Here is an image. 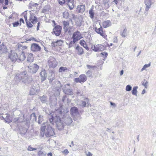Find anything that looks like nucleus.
<instances>
[{
	"instance_id": "nucleus-1",
	"label": "nucleus",
	"mask_w": 156,
	"mask_h": 156,
	"mask_svg": "<svg viewBox=\"0 0 156 156\" xmlns=\"http://www.w3.org/2000/svg\"><path fill=\"white\" fill-rule=\"evenodd\" d=\"M50 122L53 125L55 122L56 127L59 130H61L63 129L65 126L63 119L59 115H56L54 117L52 115H50L49 116Z\"/></svg>"
},
{
	"instance_id": "nucleus-2",
	"label": "nucleus",
	"mask_w": 156,
	"mask_h": 156,
	"mask_svg": "<svg viewBox=\"0 0 156 156\" xmlns=\"http://www.w3.org/2000/svg\"><path fill=\"white\" fill-rule=\"evenodd\" d=\"M83 38L82 35L79 30H77L74 32L72 36L73 41H70L69 44V48H70L73 46V45L75 44L78 41Z\"/></svg>"
},
{
	"instance_id": "nucleus-3",
	"label": "nucleus",
	"mask_w": 156,
	"mask_h": 156,
	"mask_svg": "<svg viewBox=\"0 0 156 156\" xmlns=\"http://www.w3.org/2000/svg\"><path fill=\"white\" fill-rule=\"evenodd\" d=\"M27 72L26 71L16 73L14 78L15 81L16 83L24 82V79L27 76Z\"/></svg>"
},
{
	"instance_id": "nucleus-4",
	"label": "nucleus",
	"mask_w": 156,
	"mask_h": 156,
	"mask_svg": "<svg viewBox=\"0 0 156 156\" xmlns=\"http://www.w3.org/2000/svg\"><path fill=\"white\" fill-rule=\"evenodd\" d=\"M19 132L21 135H24L26 133L28 128V126L26 122H22L17 124Z\"/></svg>"
},
{
	"instance_id": "nucleus-5",
	"label": "nucleus",
	"mask_w": 156,
	"mask_h": 156,
	"mask_svg": "<svg viewBox=\"0 0 156 156\" xmlns=\"http://www.w3.org/2000/svg\"><path fill=\"white\" fill-rule=\"evenodd\" d=\"M54 129L49 124L48 125L45 130V136L47 137H49L54 135L55 133Z\"/></svg>"
},
{
	"instance_id": "nucleus-6",
	"label": "nucleus",
	"mask_w": 156,
	"mask_h": 156,
	"mask_svg": "<svg viewBox=\"0 0 156 156\" xmlns=\"http://www.w3.org/2000/svg\"><path fill=\"white\" fill-rule=\"evenodd\" d=\"M55 84H56L58 86H55L54 83L53 84V89L55 91L54 94H56L59 95L60 94V88L62 87L60 82L58 80H56L55 81Z\"/></svg>"
},
{
	"instance_id": "nucleus-7",
	"label": "nucleus",
	"mask_w": 156,
	"mask_h": 156,
	"mask_svg": "<svg viewBox=\"0 0 156 156\" xmlns=\"http://www.w3.org/2000/svg\"><path fill=\"white\" fill-rule=\"evenodd\" d=\"M29 72L30 73H36L39 69V66L36 64H30L28 66Z\"/></svg>"
},
{
	"instance_id": "nucleus-8",
	"label": "nucleus",
	"mask_w": 156,
	"mask_h": 156,
	"mask_svg": "<svg viewBox=\"0 0 156 156\" xmlns=\"http://www.w3.org/2000/svg\"><path fill=\"white\" fill-rule=\"evenodd\" d=\"M70 111L71 115L74 116H78V119H81V117L78 112V109L77 107H72L70 109Z\"/></svg>"
},
{
	"instance_id": "nucleus-9",
	"label": "nucleus",
	"mask_w": 156,
	"mask_h": 156,
	"mask_svg": "<svg viewBox=\"0 0 156 156\" xmlns=\"http://www.w3.org/2000/svg\"><path fill=\"white\" fill-rule=\"evenodd\" d=\"M48 64L50 68H54L57 66V62L55 58L50 57L48 61Z\"/></svg>"
},
{
	"instance_id": "nucleus-10",
	"label": "nucleus",
	"mask_w": 156,
	"mask_h": 156,
	"mask_svg": "<svg viewBox=\"0 0 156 156\" xmlns=\"http://www.w3.org/2000/svg\"><path fill=\"white\" fill-rule=\"evenodd\" d=\"M105 48V47L101 44H98L94 46H92L91 49L94 51L97 52L104 50Z\"/></svg>"
},
{
	"instance_id": "nucleus-11",
	"label": "nucleus",
	"mask_w": 156,
	"mask_h": 156,
	"mask_svg": "<svg viewBox=\"0 0 156 156\" xmlns=\"http://www.w3.org/2000/svg\"><path fill=\"white\" fill-rule=\"evenodd\" d=\"M155 0H144V3L146 6L145 8V12L144 13L147 14V12L149 9L151 7V5L154 3Z\"/></svg>"
},
{
	"instance_id": "nucleus-12",
	"label": "nucleus",
	"mask_w": 156,
	"mask_h": 156,
	"mask_svg": "<svg viewBox=\"0 0 156 156\" xmlns=\"http://www.w3.org/2000/svg\"><path fill=\"white\" fill-rule=\"evenodd\" d=\"M62 27L59 25L55 26L53 29V32L56 36H59L61 34Z\"/></svg>"
},
{
	"instance_id": "nucleus-13",
	"label": "nucleus",
	"mask_w": 156,
	"mask_h": 156,
	"mask_svg": "<svg viewBox=\"0 0 156 156\" xmlns=\"http://www.w3.org/2000/svg\"><path fill=\"white\" fill-rule=\"evenodd\" d=\"M39 85L37 84V86H33L32 88H31L30 90V95H33L35 94H36L37 93H38L39 90Z\"/></svg>"
},
{
	"instance_id": "nucleus-14",
	"label": "nucleus",
	"mask_w": 156,
	"mask_h": 156,
	"mask_svg": "<svg viewBox=\"0 0 156 156\" xmlns=\"http://www.w3.org/2000/svg\"><path fill=\"white\" fill-rule=\"evenodd\" d=\"M41 47L38 44L36 43H33L31 44L30 49L32 51L37 52L41 50Z\"/></svg>"
},
{
	"instance_id": "nucleus-15",
	"label": "nucleus",
	"mask_w": 156,
	"mask_h": 156,
	"mask_svg": "<svg viewBox=\"0 0 156 156\" xmlns=\"http://www.w3.org/2000/svg\"><path fill=\"white\" fill-rule=\"evenodd\" d=\"M95 31L98 34H99L101 36L104 38H105L106 35L105 32L103 30V28L101 27L98 28L97 27L94 28Z\"/></svg>"
},
{
	"instance_id": "nucleus-16",
	"label": "nucleus",
	"mask_w": 156,
	"mask_h": 156,
	"mask_svg": "<svg viewBox=\"0 0 156 156\" xmlns=\"http://www.w3.org/2000/svg\"><path fill=\"white\" fill-rule=\"evenodd\" d=\"M9 57L12 62H15L16 61H18L17 54L14 52L12 51L11 53L9 54Z\"/></svg>"
},
{
	"instance_id": "nucleus-17",
	"label": "nucleus",
	"mask_w": 156,
	"mask_h": 156,
	"mask_svg": "<svg viewBox=\"0 0 156 156\" xmlns=\"http://www.w3.org/2000/svg\"><path fill=\"white\" fill-rule=\"evenodd\" d=\"M85 10V6L84 5L81 4L77 6L76 9V11L78 13H83Z\"/></svg>"
},
{
	"instance_id": "nucleus-18",
	"label": "nucleus",
	"mask_w": 156,
	"mask_h": 156,
	"mask_svg": "<svg viewBox=\"0 0 156 156\" xmlns=\"http://www.w3.org/2000/svg\"><path fill=\"white\" fill-rule=\"evenodd\" d=\"M62 119L64 121V124L68 126L70 125L73 122L72 119L69 116H66L64 118L62 117Z\"/></svg>"
},
{
	"instance_id": "nucleus-19",
	"label": "nucleus",
	"mask_w": 156,
	"mask_h": 156,
	"mask_svg": "<svg viewBox=\"0 0 156 156\" xmlns=\"http://www.w3.org/2000/svg\"><path fill=\"white\" fill-rule=\"evenodd\" d=\"M48 79L49 80L50 83H51L53 81L56 80L54 73L53 71L51 70L49 72L48 77Z\"/></svg>"
},
{
	"instance_id": "nucleus-20",
	"label": "nucleus",
	"mask_w": 156,
	"mask_h": 156,
	"mask_svg": "<svg viewBox=\"0 0 156 156\" xmlns=\"http://www.w3.org/2000/svg\"><path fill=\"white\" fill-rule=\"evenodd\" d=\"M41 82L45 81L47 77V74L45 69L42 70L40 73Z\"/></svg>"
},
{
	"instance_id": "nucleus-21",
	"label": "nucleus",
	"mask_w": 156,
	"mask_h": 156,
	"mask_svg": "<svg viewBox=\"0 0 156 156\" xmlns=\"http://www.w3.org/2000/svg\"><path fill=\"white\" fill-rule=\"evenodd\" d=\"M75 49L77 51V54L78 55H81L83 54L84 52L83 48L78 44L75 48Z\"/></svg>"
},
{
	"instance_id": "nucleus-22",
	"label": "nucleus",
	"mask_w": 156,
	"mask_h": 156,
	"mask_svg": "<svg viewBox=\"0 0 156 156\" xmlns=\"http://www.w3.org/2000/svg\"><path fill=\"white\" fill-rule=\"evenodd\" d=\"M67 5L70 10L73 9L74 7V0H67Z\"/></svg>"
},
{
	"instance_id": "nucleus-23",
	"label": "nucleus",
	"mask_w": 156,
	"mask_h": 156,
	"mask_svg": "<svg viewBox=\"0 0 156 156\" xmlns=\"http://www.w3.org/2000/svg\"><path fill=\"white\" fill-rule=\"evenodd\" d=\"M94 9V6H92L91 8L90 9L89 11V16L91 19H93L94 18L95 15L94 11L93 9Z\"/></svg>"
},
{
	"instance_id": "nucleus-24",
	"label": "nucleus",
	"mask_w": 156,
	"mask_h": 156,
	"mask_svg": "<svg viewBox=\"0 0 156 156\" xmlns=\"http://www.w3.org/2000/svg\"><path fill=\"white\" fill-rule=\"evenodd\" d=\"M63 29L65 32H67L69 30V22L66 21H63Z\"/></svg>"
},
{
	"instance_id": "nucleus-25",
	"label": "nucleus",
	"mask_w": 156,
	"mask_h": 156,
	"mask_svg": "<svg viewBox=\"0 0 156 156\" xmlns=\"http://www.w3.org/2000/svg\"><path fill=\"white\" fill-rule=\"evenodd\" d=\"M6 47L3 44L0 45V53H6L7 52Z\"/></svg>"
},
{
	"instance_id": "nucleus-26",
	"label": "nucleus",
	"mask_w": 156,
	"mask_h": 156,
	"mask_svg": "<svg viewBox=\"0 0 156 156\" xmlns=\"http://www.w3.org/2000/svg\"><path fill=\"white\" fill-rule=\"evenodd\" d=\"M39 98L42 103H46L48 102V98L46 96L43 95L42 96H40Z\"/></svg>"
},
{
	"instance_id": "nucleus-27",
	"label": "nucleus",
	"mask_w": 156,
	"mask_h": 156,
	"mask_svg": "<svg viewBox=\"0 0 156 156\" xmlns=\"http://www.w3.org/2000/svg\"><path fill=\"white\" fill-rule=\"evenodd\" d=\"M84 100H85V101H81L80 102V104H79V105L83 108H84L86 106L87 102L88 104V99L87 98H84Z\"/></svg>"
},
{
	"instance_id": "nucleus-28",
	"label": "nucleus",
	"mask_w": 156,
	"mask_h": 156,
	"mask_svg": "<svg viewBox=\"0 0 156 156\" xmlns=\"http://www.w3.org/2000/svg\"><path fill=\"white\" fill-rule=\"evenodd\" d=\"M63 109L62 107L58 108L56 110V113L58 115L62 116L64 115V113L63 112Z\"/></svg>"
},
{
	"instance_id": "nucleus-29",
	"label": "nucleus",
	"mask_w": 156,
	"mask_h": 156,
	"mask_svg": "<svg viewBox=\"0 0 156 156\" xmlns=\"http://www.w3.org/2000/svg\"><path fill=\"white\" fill-rule=\"evenodd\" d=\"M29 20L33 24L36 23L37 22V18L36 16H31Z\"/></svg>"
},
{
	"instance_id": "nucleus-30",
	"label": "nucleus",
	"mask_w": 156,
	"mask_h": 156,
	"mask_svg": "<svg viewBox=\"0 0 156 156\" xmlns=\"http://www.w3.org/2000/svg\"><path fill=\"white\" fill-rule=\"evenodd\" d=\"M75 23L76 26L78 27H80L82 25V21L78 18H76L74 19Z\"/></svg>"
},
{
	"instance_id": "nucleus-31",
	"label": "nucleus",
	"mask_w": 156,
	"mask_h": 156,
	"mask_svg": "<svg viewBox=\"0 0 156 156\" xmlns=\"http://www.w3.org/2000/svg\"><path fill=\"white\" fill-rule=\"evenodd\" d=\"M26 58V56L25 55V53L24 52L22 51L20 54V57L18 58V60L20 61H23Z\"/></svg>"
},
{
	"instance_id": "nucleus-32",
	"label": "nucleus",
	"mask_w": 156,
	"mask_h": 156,
	"mask_svg": "<svg viewBox=\"0 0 156 156\" xmlns=\"http://www.w3.org/2000/svg\"><path fill=\"white\" fill-rule=\"evenodd\" d=\"M34 60V57L33 54L31 53H29L28 55L27 60L29 62H33Z\"/></svg>"
},
{
	"instance_id": "nucleus-33",
	"label": "nucleus",
	"mask_w": 156,
	"mask_h": 156,
	"mask_svg": "<svg viewBox=\"0 0 156 156\" xmlns=\"http://www.w3.org/2000/svg\"><path fill=\"white\" fill-rule=\"evenodd\" d=\"M111 23L109 20L105 21L103 23V26L105 28H106L110 26Z\"/></svg>"
},
{
	"instance_id": "nucleus-34",
	"label": "nucleus",
	"mask_w": 156,
	"mask_h": 156,
	"mask_svg": "<svg viewBox=\"0 0 156 156\" xmlns=\"http://www.w3.org/2000/svg\"><path fill=\"white\" fill-rule=\"evenodd\" d=\"M80 78L82 83L85 82L87 80V77L85 74H83L80 75Z\"/></svg>"
},
{
	"instance_id": "nucleus-35",
	"label": "nucleus",
	"mask_w": 156,
	"mask_h": 156,
	"mask_svg": "<svg viewBox=\"0 0 156 156\" xmlns=\"http://www.w3.org/2000/svg\"><path fill=\"white\" fill-rule=\"evenodd\" d=\"M48 125L47 122H45L43 123L42 126L41 127V131H43L45 132V129L47 128V126Z\"/></svg>"
},
{
	"instance_id": "nucleus-36",
	"label": "nucleus",
	"mask_w": 156,
	"mask_h": 156,
	"mask_svg": "<svg viewBox=\"0 0 156 156\" xmlns=\"http://www.w3.org/2000/svg\"><path fill=\"white\" fill-rule=\"evenodd\" d=\"M66 94L71 95L73 94V93L72 91V89L70 88V87L69 88L68 90H65V91L64 92Z\"/></svg>"
},
{
	"instance_id": "nucleus-37",
	"label": "nucleus",
	"mask_w": 156,
	"mask_h": 156,
	"mask_svg": "<svg viewBox=\"0 0 156 156\" xmlns=\"http://www.w3.org/2000/svg\"><path fill=\"white\" fill-rule=\"evenodd\" d=\"M138 87L137 86H135L133 87V90L132 91V94L133 95H137V89Z\"/></svg>"
},
{
	"instance_id": "nucleus-38",
	"label": "nucleus",
	"mask_w": 156,
	"mask_h": 156,
	"mask_svg": "<svg viewBox=\"0 0 156 156\" xmlns=\"http://www.w3.org/2000/svg\"><path fill=\"white\" fill-rule=\"evenodd\" d=\"M70 87V84L69 83H67L64 85L62 88L63 92L65 91V90H68Z\"/></svg>"
},
{
	"instance_id": "nucleus-39",
	"label": "nucleus",
	"mask_w": 156,
	"mask_h": 156,
	"mask_svg": "<svg viewBox=\"0 0 156 156\" xmlns=\"http://www.w3.org/2000/svg\"><path fill=\"white\" fill-rule=\"evenodd\" d=\"M63 18L67 19L68 18L69 16V13L68 12L65 11L63 13Z\"/></svg>"
},
{
	"instance_id": "nucleus-40",
	"label": "nucleus",
	"mask_w": 156,
	"mask_h": 156,
	"mask_svg": "<svg viewBox=\"0 0 156 156\" xmlns=\"http://www.w3.org/2000/svg\"><path fill=\"white\" fill-rule=\"evenodd\" d=\"M67 69H68L66 67L61 66L59 68L58 71L60 73L62 72H64Z\"/></svg>"
},
{
	"instance_id": "nucleus-41",
	"label": "nucleus",
	"mask_w": 156,
	"mask_h": 156,
	"mask_svg": "<svg viewBox=\"0 0 156 156\" xmlns=\"http://www.w3.org/2000/svg\"><path fill=\"white\" fill-rule=\"evenodd\" d=\"M76 93L79 96H82L83 95V91L79 89L77 90Z\"/></svg>"
},
{
	"instance_id": "nucleus-42",
	"label": "nucleus",
	"mask_w": 156,
	"mask_h": 156,
	"mask_svg": "<svg viewBox=\"0 0 156 156\" xmlns=\"http://www.w3.org/2000/svg\"><path fill=\"white\" fill-rule=\"evenodd\" d=\"M151 63H150L148 64H145L144 65L143 68L141 69V71H142L143 70L151 66Z\"/></svg>"
},
{
	"instance_id": "nucleus-43",
	"label": "nucleus",
	"mask_w": 156,
	"mask_h": 156,
	"mask_svg": "<svg viewBox=\"0 0 156 156\" xmlns=\"http://www.w3.org/2000/svg\"><path fill=\"white\" fill-rule=\"evenodd\" d=\"M38 123L39 124H40L42 122L43 120V116H41V115H39L38 117Z\"/></svg>"
},
{
	"instance_id": "nucleus-44",
	"label": "nucleus",
	"mask_w": 156,
	"mask_h": 156,
	"mask_svg": "<svg viewBox=\"0 0 156 156\" xmlns=\"http://www.w3.org/2000/svg\"><path fill=\"white\" fill-rule=\"evenodd\" d=\"M30 119H33V120H36V115L35 113H32L30 115Z\"/></svg>"
},
{
	"instance_id": "nucleus-45",
	"label": "nucleus",
	"mask_w": 156,
	"mask_h": 156,
	"mask_svg": "<svg viewBox=\"0 0 156 156\" xmlns=\"http://www.w3.org/2000/svg\"><path fill=\"white\" fill-rule=\"evenodd\" d=\"M39 5V4L34 3L33 2H31L29 3V5L30 7H36Z\"/></svg>"
},
{
	"instance_id": "nucleus-46",
	"label": "nucleus",
	"mask_w": 156,
	"mask_h": 156,
	"mask_svg": "<svg viewBox=\"0 0 156 156\" xmlns=\"http://www.w3.org/2000/svg\"><path fill=\"white\" fill-rule=\"evenodd\" d=\"M127 29H126V28H125L123 31V32L121 34V35L122 37H124L126 36L127 35Z\"/></svg>"
},
{
	"instance_id": "nucleus-47",
	"label": "nucleus",
	"mask_w": 156,
	"mask_h": 156,
	"mask_svg": "<svg viewBox=\"0 0 156 156\" xmlns=\"http://www.w3.org/2000/svg\"><path fill=\"white\" fill-rule=\"evenodd\" d=\"M86 74L88 77H91L92 76V72L90 70H88L86 73Z\"/></svg>"
},
{
	"instance_id": "nucleus-48",
	"label": "nucleus",
	"mask_w": 156,
	"mask_h": 156,
	"mask_svg": "<svg viewBox=\"0 0 156 156\" xmlns=\"http://www.w3.org/2000/svg\"><path fill=\"white\" fill-rule=\"evenodd\" d=\"M132 89V87L129 85H128L126 87V90L127 91H129L131 90Z\"/></svg>"
},
{
	"instance_id": "nucleus-49",
	"label": "nucleus",
	"mask_w": 156,
	"mask_h": 156,
	"mask_svg": "<svg viewBox=\"0 0 156 156\" xmlns=\"http://www.w3.org/2000/svg\"><path fill=\"white\" fill-rule=\"evenodd\" d=\"M79 43L80 45L83 46L84 47V45H86V42L84 40H81L79 42Z\"/></svg>"
},
{
	"instance_id": "nucleus-50",
	"label": "nucleus",
	"mask_w": 156,
	"mask_h": 156,
	"mask_svg": "<svg viewBox=\"0 0 156 156\" xmlns=\"http://www.w3.org/2000/svg\"><path fill=\"white\" fill-rule=\"evenodd\" d=\"M46 154L45 153H44L41 151H40L38 152V154L39 156H45Z\"/></svg>"
},
{
	"instance_id": "nucleus-51",
	"label": "nucleus",
	"mask_w": 156,
	"mask_h": 156,
	"mask_svg": "<svg viewBox=\"0 0 156 156\" xmlns=\"http://www.w3.org/2000/svg\"><path fill=\"white\" fill-rule=\"evenodd\" d=\"M74 81L76 83H82V82L81 81L80 79V76L78 78H76L74 79Z\"/></svg>"
},
{
	"instance_id": "nucleus-52",
	"label": "nucleus",
	"mask_w": 156,
	"mask_h": 156,
	"mask_svg": "<svg viewBox=\"0 0 156 156\" xmlns=\"http://www.w3.org/2000/svg\"><path fill=\"white\" fill-rule=\"evenodd\" d=\"M87 67L88 69H93L96 67V66H90L89 65H87Z\"/></svg>"
},
{
	"instance_id": "nucleus-53",
	"label": "nucleus",
	"mask_w": 156,
	"mask_h": 156,
	"mask_svg": "<svg viewBox=\"0 0 156 156\" xmlns=\"http://www.w3.org/2000/svg\"><path fill=\"white\" fill-rule=\"evenodd\" d=\"M26 23L27 24V27L28 28H31L33 26V25L30 22L28 21L27 23Z\"/></svg>"
},
{
	"instance_id": "nucleus-54",
	"label": "nucleus",
	"mask_w": 156,
	"mask_h": 156,
	"mask_svg": "<svg viewBox=\"0 0 156 156\" xmlns=\"http://www.w3.org/2000/svg\"><path fill=\"white\" fill-rule=\"evenodd\" d=\"M65 0H59V4L61 5H63L65 3Z\"/></svg>"
},
{
	"instance_id": "nucleus-55",
	"label": "nucleus",
	"mask_w": 156,
	"mask_h": 156,
	"mask_svg": "<svg viewBox=\"0 0 156 156\" xmlns=\"http://www.w3.org/2000/svg\"><path fill=\"white\" fill-rule=\"evenodd\" d=\"M56 42L58 45L59 46H61L63 43V41L61 40H58L56 41Z\"/></svg>"
},
{
	"instance_id": "nucleus-56",
	"label": "nucleus",
	"mask_w": 156,
	"mask_h": 156,
	"mask_svg": "<svg viewBox=\"0 0 156 156\" xmlns=\"http://www.w3.org/2000/svg\"><path fill=\"white\" fill-rule=\"evenodd\" d=\"M27 149L28 151H32L36 150L37 149L32 147L30 146H29Z\"/></svg>"
},
{
	"instance_id": "nucleus-57",
	"label": "nucleus",
	"mask_w": 156,
	"mask_h": 156,
	"mask_svg": "<svg viewBox=\"0 0 156 156\" xmlns=\"http://www.w3.org/2000/svg\"><path fill=\"white\" fill-rule=\"evenodd\" d=\"M19 24V23L17 21L12 23V25L14 27H17Z\"/></svg>"
},
{
	"instance_id": "nucleus-58",
	"label": "nucleus",
	"mask_w": 156,
	"mask_h": 156,
	"mask_svg": "<svg viewBox=\"0 0 156 156\" xmlns=\"http://www.w3.org/2000/svg\"><path fill=\"white\" fill-rule=\"evenodd\" d=\"M45 135V132L42 131H41L40 136L41 137H43L44 136V135Z\"/></svg>"
},
{
	"instance_id": "nucleus-59",
	"label": "nucleus",
	"mask_w": 156,
	"mask_h": 156,
	"mask_svg": "<svg viewBox=\"0 0 156 156\" xmlns=\"http://www.w3.org/2000/svg\"><path fill=\"white\" fill-rule=\"evenodd\" d=\"M25 40L27 41H30L31 40L35 41H37V40L34 37H30L26 39Z\"/></svg>"
},
{
	"instance_id": "nucleus-60",
	"label": "nucleus",
	"mask_w": 156,
	"mask_h": 156,
	"mask_svg": "<svg viewBox=\"0 0 156 156\" xmlns=\"http://www.w3.org/2000/svg\"><path fill=\"white\" fill-rule=\"evenodd\" d=\"M101 56H104V57H106L108 55L107 53L105 52H102L101 53Z\"/></svg>"
},
{
	"instance_id": "nucleus-61",
	"label": "nucleus",
	"mask_w": 156,
	"mask_h": 156,
	"mask_svg": "<svg viewBox=\"0 0 156 156\" xmlns=\"http://www.w3.org/2000/svg\"><path fill=\"white\" fill-rule=\"evenodd\" d=\"M58 45L56 41V42H52L51 43V46L53 47H55Z\"/></svg>"
},
{
	"instance_id": "nucleus-62",
	"label": "nucleus",
	"mask_w": 156,
	"mask_h": 156,
	"mask_svg": "<svg viewBox=\"0 0 156 156\" xmlns=\"http://www.w3.org/2000/svg\"><path fill=\"white\" fill-rule=\"evenodd\" d=\"M62 153L65 154L66 155H67L69 153V152L68 150L66 149H65L64 150L62 151Z\"/></svg>"
},
{
	"instance_id": "nucleus-63",
	"label": "nucleus",
	"mask_w": 156,
	"mask_h": 156,
	"mask_svg": "<svg viewBox=\"0 0 156 156\" xmlns=\"http://www.w3.org/2000/svg\"><path fill=\"white\" fill-rule=\"evenodd\" d=\"M148 83V82L146 81L145 83H143L142 85L144 86L145 88H147V84Z\"/></svg>"
},
{
	"instance_id": "nucleus-64",
	"label": "nucleus",
	"mask_w": 156,
	"mask_h": 156,
	"mask_svg": "<svg viewBox=\"0 0 156 156\" xmlns=\"http://www.w3.org/2000/svg\"><path fill=\"white\" fill-rule=\"evenodd\" d=\"M114 42L117 43L118 42V39L117 37H115L113 39Z\"/></svg>"
}]
</instances>
